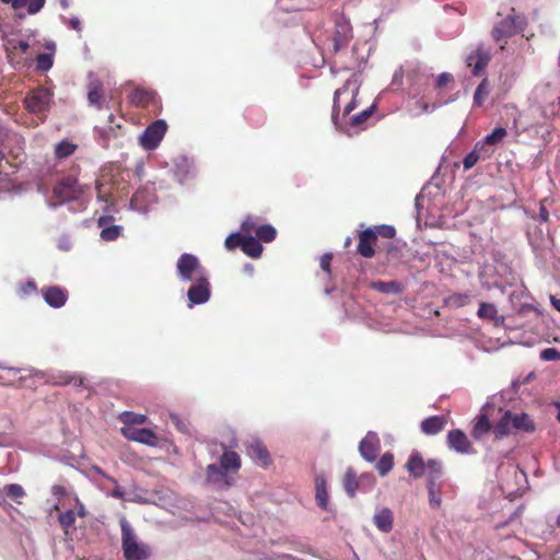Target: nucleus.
I'll return each mask as SVG.
<instances>
[{"instance_id":"37","label":"nucleus","mask_w":560,"mask_h":560,"mask_svg":"<svg viewBox=\"0 0 560 560\" xmlns=\"http://www.w3.org/2000/svg\"><path fill=\"white\" fill-rule=\"evenodd\" d=\"M19 373L20 370L16 368H10L0 364V385H13L18 378Z\"/></svg>"},{"instance_id":"32","label":"nucleus","mask_w":560,"mask_h":560,"mask_svg":"<svg viewBox=\"0 0 560 560\" xmlns=\"http://www.w3.org/2000/svg\"><path fill=\"white\" fill-rule=\"evenodd\" d=\"M489 94H490V83L487 78H483L475 91L474 107H482L485 102L488 100Z\"/></svg>"},{"instance_id":"4","label":"nucleus","mask_w":560,"mask_h":560,"mask_svg":"<svg viewBox=\"0 0 560 560\" xmlns=\"http://www.w3.org/2000/svg\"><path fill=\"white\" fill-rule=\"evenodd\" d=\"M52 194L62 203L79 199L83 189L75 177L66 176L55 185Z\"/></svg>"},{"instance_id":"27","label":"nucleus","mask_w":560,"mask_h":560,"mask_svg":"<svg viewBox=\"0 0 560 560\" xmlns=\"http://www.w3.org/2000/svg\"><path fill=\"white\" fill-rule=\"evenodd\" d=\"M241 457L234 451H224L220 457V465L228 474L229 471H237L241 468Z\"/></svg>"},{"instance_id":"2","label":"nucleus","mask_w":560,"mask_h":560,"mask_svg":"<svg viewBox=\"0 0 560 560\" xmlns=\"http://www.w3.org/2000/svg\"><path fill=\"white\" fill-rule=\"evenodd\" d=\"M52 97L54 93L49 89L39 86L27 92L23 104L27 112L39 116L44 121L46 112L51 107Z\"/></svg>"},{"instance_id":"14","label":"nucleus","mask_w":560,"mask_h":560,"mask_svg":"<svg viewBox=\"0 0 560 560\" xmlns=\"http://www.w3.org/2000/svg\"><path fill=\"white\" fill-rule=\"evenodd\" d=\"M405 467L413 478H420L425 475L427 480L429 479V460L425 462L419 452L415 451L411 453Z\"/></svg>"},{"instance_id":"12","label":"nucleus","mask_w":560,"mask_h":560,"mask_svg":"<svg viewBox=\"0 0 560 560\" xmlns=\"http://www.w3.org/2000/svg\"><path fill=\"white\" fill-rule=\"evenodd\" d=\"M247 455L266 468L271 464V456L265 444L259 440H253L246 444Z\"/></svg>"},{"instance_id":"62","label":"nucleus","mask_w":560,"mask_h":560,"mask_svg":"<svg viewBox=\"0 0 560 560\" xmlns=\"http://www.w3.org/2000/svg\"><path fill=\"white\" fill-rule=\"evenodd\" d=\"M551 305L560 313V299H557L556 296H550Z\"/></svg>"},{"instance_id":"42","label":"nucleus","mask_w":560,"mask_h":560,"mask_svg":"<svg viewBox=\"0 0 560 560\" xmlns=\"http://www.w3.org/2000/svg\"><path fill=\"white\" fill-rule=\"evenodd\" d=\"M394 466V455L390 452L384 453L376 464V469L381 476H386Z\"/></svg>"},{"instance_id":"30","label":"nucleus","mask_w":560,"mask_h":560,"mask_svg":"<svg viewBox=\"0 0 560 560\" xmlns=\"http://www.w3.org/2000/svg\"><path fill=\"white\" fill-rule=\"evenodd\" d=\"M242 250L252 258H258L262 253V246L256 237L245 235Z\"/></svg>"},{"instance_id":"63","label":"nucleus","mask_w":560,"mask_h":560,"mask_svg":"<svg viewBox=\"0 0 560 560\" xmlns=\"http://www.w3.org/2000/svg\"><path fill=\"white\" fill-rule=\"evenodd\" d=\"M421 108L424 113H428L430 110V105L427 103H421Z\"/></svg>"},{"instance_id":"60","label":"nucleus","mask_w":560,"mask_h":560,"mask_svg":"<svg viewBox=\"0 0 560 560\" xmlns=\"http://www.w3.org/2000/svg\"><path fill=\"white\" fill-rule=\"evenodd\" d=\"M69 24H70L71 28L75 30L77 32H81V22L79 21V19H77V18L71 19Z\"/></svg>"},{"instance_id":"58","label":"nucleus","mask_w":560,"mask_h":560,"mask_svg":"<svg viewBox=\"0 0 560 560\" xmlns=\"http://www.w3.org/2000/svg\"><path fill=\"white\" fill-rule=\"evenodd\" d=\"M74 503H75V508H77V511H74L75 513V517L79 516V517H86L89 512L85 508V505L82 503V501L75 497L74 498Z\"/></svg>"},{"instance_id":"61","label":"nucleus","mask_w":560,"mask_h":560,"mask_svg":"<svg viewBox=\"0 0 560 560\" xmlns=\"http://www.w3.org/2000/svg\"><path fill=\"white\" fill-rule=\"evenodd\" d=\"M15 48L20 49L21 52L25 54L30 48V44L27 42L21 40L18 43Z\"/></svg>"},{"instance_id":"38","label":"nucleus","mask_w":560,"mask_h":560,"mask_svg":"<svg viewBox=\"0 0 560 560\" xmlns=\"http://www.w3.org/2000/svg\"><path fill=\"white\" fill-rule=\"evenodd\" d=\"M470 303L468 293H452L445 299V304L450 307L459 308Z\"/></svg>"},{"instance_id":"6","label":"nucleus","mask_w":560,"mask_h":560,"mask_svg":"<svg viewBox=\"0 0 560 560\" xmlns=\"http://www.w3.org/2000/svg\"><path fill=\"white\" fill-rule=\"evenodd\" d=\"M167 125L164 120L159 119L149 125L140 137V144L145 150H154L159 147L165 132Z\"/></svg>"},{"instance_id":"47","label":"nucleus","mask_w":560,"mask_h":560,"mask_svg":"<svg viewBox=\"0 0 560 560\" xmlns=\"http://www.w3.org/2000/svg\"><path fill=\"white\" fill-rule=\"evenodd\" d=\"M245 240V235L241 233H232L225 238V247L230 250H233L237 247H243V243Z\"/></svg>"},{"instance_id":"46","label":"nucleus","mask_w":560,"mask_h":560,"mask_svg":"<svg viewBox=\"0 0 560 560\" xmlns=\"http://www.w3.org/2000/svg\"><path fill=\"white\" fill-rule=\"evenodd\" d=\"M7 494L13 499L18 504H21V498L25 497V491L23 487L19 483H10L5 487Z\"/></svg>"},{"instance_id":"52","label":"nucleus","mask_w":560,"mask_h":560,"mask_svg":"<svg viewBox=\"0 0 560 560\" xmlns=\"http://www.w3.org/2000/svg\"><path fill=\"white\" fill-rule=\"evenodd\" d=\"M540 359L545 361L560 360V352L555 348H546L540 352Z\"/></svg>"},{"instance_id":"15","label":"nucleus","mask_w":560,"mask_h":560,"mask_svg":"<svg viewBox=\"0 0 560 560\" xmlns=\"http://www.w3.org/2000/svg\"><path fill=\"white\" fill-rule=\"evenodd\" d=\"M516 33V18L514 15H509L494 25L492 30V37L495 42H501Z\"/></svg>"},{"instance_id":"9","label":"nucleus","mask_w":560,"mask_h":560,"mask_svg":"<svg viewBox=\"0 0 560 560\" xmlns=\"http://www.w3.org/2000/svg\"><path fill=\"white\" fill-rule=\"evenodd\" d=\"M192 285L188 289L187 296L189 300V307L194 305L206 303L211 295L210 283L206 276L197 277Z\"/></svg>"},{"instance_id":"50","label":"nucleus","mask_w":560,"mask_h":560,"mask_svg":"<svg viewBox=\"0 0 560 560\" xmlns=\"http://www.w3.org/2000/svg\"><path fill=\"white\" fill-rule=\"evenodd\" d=\"M372 229L375 231L376 237L380 235L383 238L390 240L396 234V230L392 225L382 224V225H376Z\"/></svg>"},{"instance_id":"57","label":"nucleus","mask_w":560,"mask_h":560,"mask_svg":"<svg viewBox=\"0 0 560 560\" xmlns=\"http://www.w3.org/2000/svg\"><path fill=\"white\" fill-rule=\"evenodd\" d=\"M170 419L172 423L176 427V429L180 432H187L186 423L179 418V416L175 413L170 415Z\"/></svg>"},{"instance_id":"21","label":"nucleus","mask_w":560,"mask_h":560,"mask_svg":"<svg viewBox=\"0 0 560 560\" xmlns=\"http://www.w3.org/2000/svg\"><path fill=\"white\" fill-rule=\"evenodd\" d=\"M4 4H11L14 10L26 9L30 15L38 13L45 5L46 0H0Z\"/></svg>"},{"instance_id":"59","label":"nucleus","mask_w":560,"mask_h":560,"mask_svg":"<svg viewBox=\"0 0 560 560\" xmlns=\"http://www.w3.org/2000/svg\"><path fill=\"white\" fill-rule=\"evenodd\" d=\"M51 491H52V493L55 495H65L67 493L66 488L63 486H60V485L54 486Z\"/></svg>"},{"instance_id":"16","label":"nucleus","mask_w":560,"mask_h":560,"mask_svg":"<svg viewBox=\"0 0 560 560\" xmlns=\"http://www.w3.org/2000/svg\"><path fill=\"white\" fill-rule=\"evenodd\" d=\"M42 294L45 302L54 308H59L63 306L68 300V292L65 289L57 285L43 288Z\"/></svg>"},{"instance_id":"26","label":"nucleus","mask_w":560,"mask_h":560,"mask_svg":"<svg viewBox=\"0 0 560 560\" xmlns=\"http://www.w3.org/2000/svg\"><path fill=\"white\" fill-rule=\"evenodd\" d=\"M371 288L380 293L394 294L399 295L405 291V287L402 283L392 280V281H374L371 283Z\"/></svg>"},{"instance_id":"55","label":"nucleus","mask_w":560,"mask_h":560,"mask_svg":"<svg viewBox=\"0 0 560 560\" xmlns=\"http://www.w3.org/2000/svg\"><path fill=\"white\" fill-rule=\"evenodd\" d=\"M454 81V77L453 74L448 73V72H443L441 73L438 79H436V88L438 89H442L444 88L446 84L451 83Z\"/></svg>"},{"instance_id":"34","label":"nucleus","mask_w":560,"mask_h":560,"mask_svg":"<svg viewBox=\"0 0 560 560\" xmlns=\"http://www.w3.org/2000/svg\"><path fill=\"white\" fill-rule=\"evenodd\" d=\"M513 431L511 421V411H506L501 420L493 427V433L497 439L510 434Z\"/></svg>"},{"instance_id":"54","label":"nucleus","mask_w":560,"mask_h":560,"mask_svg":"<svg viewBox=\"0 0 560 560\" xmlns=\"http://www.w3.org/2000/svg\"><path fill=\"white\" fill-rule=\"evenodd\" d=\"M103 186L104 185L102 184V182H100V180L96 182V186H95L96 195L100 200L107 203L110 201L112 194L109 191L104 190Z\"/></svg>"},{"instance_id":"13","label":"nucleus","mask_w":560,"mask_h":560,"mask_svg":"<svg viewBox=\"0 0 560 560\" xmlns=\"http://www.w3.org/2000/svg\"><path fill=\"white\" fill-rule=\"evenodd\" d=\"M376 242L375 231L372 228H368L359 234L357 252L364 258H372L375 255L374 246Z\"/></svg>"},{"instance_id":"19","label":"nucleus","mask_w":560,"mask_h":560,"mask_svg":"<svg viewBox=\"0 0 560 560\" xmlns=\"http://www.w3.org/2000/svg\"><path fill=\"white\" fill-rule=\"evenodd\" d=\"M88 102L91 106H94L97 109H102L104 107V89L103 83L98 79H92L88 84Z\"/></svg>"},{"instance_id":"28","label":"nucleus","mask_w":560,"mask_h":560,"mask_svg":"<svg viewBox=\"0 0 560 560\" xmlns=\"http://www.w3.org/2000/svg\"><path fill=\"white\" fill-rule=\"evenodd\" d=\"M512 428L516 431L533 432L535 424L526 413H512L511 412Z\"/></svg>"},{"instance_id":"17","label":"nucleus","mask_w":560,"mask_h":560,"mask_svg":"<svg viewBox=\"0 0 560 560\" xmlns=\"http://www.w3.org/2000/svg\"><path fill=\"white\" fill-rule=\"evenodd\" d=\"M360 454L368 462H374L380 451V441L375 433L369 432L368 435L360 442Z\"/></svg>"},{"instance_id":"5","label":"nucleus","mask_w":560,"mask_h":560,"mask_svg":"<svg viewBox=\"0 0 560 560\" xmlns=\"http://www.w3.org/2000/svg\"><path fill=\"white\" fill-rule=\"evenodd\" d=\"M177 272L182 280L192 281L197 277L205 276L198 258L191 254H183L177 260Z\"/></svg>"},{"instance_id":"53","label":"nucleus","mask_w":560,"mask_h":560,"mask_svg":"<svg viewBox=\"0 0 560 560\" xmlns=\"http://www.w3.org/2000/svg\"><path fill=\"white\" fill-rule=\"evenodd\" d=\"M258 225L253 218H247L241 224V230L245 234H250L252 232L256 233Z\"/></svg>"},{"instance_id":"56","label":"nucleus","mask_w":560,"mask_h":560,"mask_svg":"<svg viewBox=\"0 0 560 560\" xmlns=\"http://www.w3.org/2000/svg\"><path fill=\"white\" fill-rule=\"evenodd\" d=\"M331 260H332V255L327 253V254H324L322 257H320V261H319V265H320V268L327 272V273H330V266H331Z\"/></svg>"},{"instance_id":"18","label":"nucleus","mask_w":560,"mask_h":560,"mask_svg":"<svg viewBox=\"0 0 560 560\" xmlns=\"http://www.w3.org/2000/svg\"><path fill=\"white\" fill-rule=\"evenodd\" d=\"M158 95L152 90H147L143 88L135 89L130 95V102L138 107L149 108L151 105L156 104Z\"/></svg>"},{"instance_id":"45","label":"nucleus","mask_w":560,"mask_h":560,"mask_svg":"<svg viewBox=\"0 0 560 560\" xmlns=\"http://www.w3.org/2000/svg\"><path fill=\"white\" fill-rule=\"evenodd\" d=\"M482 149L483 144H480V142H478L475 145V149L464 158L463 165L465 170H470L477 164V162L480 159L479 151H481Z\"/></svg>"},{"instance_id":"22","label":"nucleus","mask_w":560,"mask_h":560,"mask_svg":"<svg viewBox=\"0 0 560 560\" xmlns=\"http://www.w3.org/2000/svg\"><path fill=\"white\" fill-rule=\"evenodd\" d=\"M446 419L443 416H431L422 420L421 431L427 435H435L444 430Z\"/></svg>"},{"instance_id":"11","label":"nucleus","mask_w":560,"mask_h":560,"mask_svg":"<svg viewBox=\"0 0 560 560\" xmlns=\"http://www.w3.org/2000/svg\"><path fill=\"white\" fill-rule=\"evenodd\" d=\"M491 60V56L489 51L485 50L481 47H478L476 50L471 51L467 56V66L471 68V72L474 75L479 77L483 73L485 69L488 67Z\"/></svg>"},{"instance_id":"3","label":"nucleus","mask_w":560,"mask_h":560,"mask_svg":"<svg viewBox=\"0 0 560 560\" xmlns=\"http://www.w3.org/2000/svg\"><path fill=\"white\" fill-rule=\"evenodd\" d=\"M357 94L358 91H350L349 86L345 84L342 88L336 90L334 94V104L331 112V119L336 126H338L339 112H340V101L342 97L349 98V102L346 104L342 110V117L347 118L351 115V113L357 108Z\"/></svg>"},{"instance_id":"29","label":"nucleus","mask_w":560,"mask_h":560,"mask_svg":"<svg viewBox=\"0 0 560 560\" xmlns=\"http://www.w3.org/2000/svg\"><path fill=\"white\" fill-rule=\"evenodd\" d=\"M58 523L66 536L73 534L75 530V513L73 510H67L58 515Z\"/></svg>"},{"instance_id":"43","label":"nucleus","mask_w":560,"mask_h":560,"mask_svg":"<svg viewBox=\"0 0 560 560\" xmlns=\"http://www.w3.org/2000/svg\"><path fill=\"white\" fill-rule=\"evenodd\" d=\"M206 475H207V480L209 482H213V483L218 482L221 479L226 477V472L224 471L222 466L221 465L218 466L215 464H210V465L207 466Z\"/></svg>"},{"instance_id":"20","label":"nucleus","mask_w":560,"mask_h":560,"mask_svg":"<svg viewBox=\"0 0 560 560\" xmlns=\"http://www.w3.org/2000/svg\"><path fill=\"white\" fill-rule=\"evenodd\" d=\"M351 28L348 23H337L336 31L332 35V46L334 51H339L340 49L348 46L349 42L351 40Z\"/></svg>"},{"instance_id":"33","label":"nucleus","mask_w":560,"mask_h":560,"mask_svg":"<svg viewBox=\"0 0 560 560\" xmlns=\"http://www.w3.org/2000/svg\"><path fill=\"white\" fill-rule=\"evenodd\" d=\"M118 420L124 423V427H135L137 424H144L148 422V417L142 413L132 411H124L118 415Z\"/></svg>"},{"instance_id":"44","label":"nucleus","mask_w":560,"mask_h":560,"mask_svg":"<svg viewBox=\"0 0 560 560\" xmlns=\"http://www.w3.org/2000/svg\"><path fill=\"white\" fill-rule=\"evenodd\" d=\"M506 129L503 127L495 128L491 133H489L480 144L486 145H494L501 142L506 136Z\"/></svg>"},{"instance_id":"7","label":"nucleus","mask_w":560,"mask_h":560,"mask_svg":"<svg viewBox=\"0 0 560 560\" xmlns=\"http://www.w3.org/2000/svg\"><path fill=\"white\" fill-rule=\"evenodd\" d=\"M442 475V465L436 459H429V479L427 480V488L429 492L430 505L439 508L441 505L440 489L436 481Z\"/></svg>"},{"instance_id":"64","label":"nucleus","mask_w":560,"mask_h":560,"mask_svg":"<svg viewBox=\"0 0 560 560\" xmlns=\"http://www.w3.org/2000/svg\"><path fill=\"white\" fill-rule=\"evenodd\" d=\"M540 214H541V217H542V219H544V220H547V218H548V213H547V211H546V210H544V209H542Z\"/></svg>"},{"instance_id":"10","label":"nucleus","mask_w":560,"mask_h":560,"mask_svg":"<svg viewBox=\"0 0 560 560\" xmlns=\"http://www.w3.org/2000/svg\"><path fill=\"white\" fill-rule=\"evenodd\" d=\"M447 446L460 454H474L476 451L464 431L454 429L446 435Z\"/></svg>"},{"instance_id":"48","label":"nucleus","mask_w":560,"mask_h":560,"mask_svg":"<svg viewBox=\"0 0 560 560\" xmlns=\"http://www.w3.org/2000/svg\"><path fill=\"white\" fill-rule=\"evenodd\" d=\"M52 57L49 54H39L36 58V69L45 72L52 67Z\"/></svg>"},{"instance_id":"40","label":"nucleus","mask_w":560,"mask_h":560,"mask_svg":"<svg viewBox=\"0 0 560 560\" xmlns=\"http://www.w3.org/2000/svg\"><path fill=\"white\" fill-rule=\"evenodd\" d=\"M375 108H376V105L372 104L370 107L361 110L360 113L350 116L348 124L352 127L361 126L372 116Z\"/></svg>"},{"instance_id":"23","label":"nucleus","mask_w":560,"mask_h":560,"mask_svg":"<svg viewBox=\"0 0 560 560\" xmlns=\"http://www.w3.org/2000/svg\"><path fill=\"white\" fill-rule=\"evenodd\" d=\"M477 315L481 319L493 322L494 326L499 327L504 324V317L498 315V310L494 304L481 302Z\"/></svg>"},{"instance_id":"25","label":"nucleus","mask_w":560,"mask_h":560,"mask_svg":"<svg viewBox=\"0 0 560 560\" xmlns=\"http://www.w3.org/2000/svg\"><path fill=\"white\" fill-rule=\"evenodd\" d=\"M375 526L383 533H389L393 529L394 516L388 508H383L374 517Z\"/></svg>"},{"instance_id":"51","label":"nucleus","mask_w":560,"mask_h":560,"mask_svg":"<svg viewBox=\"0 0 560 560\" xmlns=\"http://www.w3.org/2000/svg\"><path fill=\"white\" fill-rule=\"evenodd\" d=\"M36 291H37V285H36L35 281H33V280L22 283L19 288V293L22 296H27V295L34 294V293H36Z\"/></svg>"},{"instance_id":"39","label":"nucleus","mask_w":560,"mask_h":560,"mask_svg":"<svg viewBox=\"0 0 560 560\" xmlns=\"http://www.w3.org/2000/svg\"><path fill=\"white\" fill-rule=\"evenodd\" d=\"M55 384L83 386L84 378L78 374L60 373L55 377Z\"/></svg>"},{"instance_id":"1","label":"nucleus","mask_w":560,"mask_h":560,"mask_svg":"<svg viewBox=\"0 0 560 560\" xmlns=\"http://www.w3.org/2000/svg\"><path fill=\"white\" fill-rule=\"evenodd\" d=\"M121 529V550L126 560H148L152 550L148 544L138 539L129 522L122 517L119 522Z\"/></svg>"},{"instance_id":"36","label":"nucleus","mask_w":560,"mask_h":560,"mask_svg":"<svg viewBox=\"0 0 560 560\" xmlns=\"http://www.w3.org/2000/svg\"><path fill=\"white\" fill-rule=\"evenodd\" d=\"M78 145L69 140H62L55 147V155L57 159H66L70 155H72Z\"/></svg>"},{"instance_id":"8","label":"nucleus","mask_w":560,"mask_h":560,"mask_svg":"<svg viewBox=\"0 0 560 560\" xmlns=\"http://www.w3.org/2000/svg\"><path fill=\"white\" fill-rule=\"evenodd\" d=\"M121 435L132 442L141 443L148 446H156L159 438L154 431L148 428L122 427L120 429Z\"/></svg>"},{"instance_id":"49","label":"nucleus","mask_w":560,"mask_h":560,"mask_svg":"<svg viewBox=\"0 0 560 560\" xmlns=\"http://www.w3.org/2000/svg\"><path fill=\"white\" fill-rule=\"evenodd\" d=\"M121 228L118 225H112L104 228L101 232V238L107 242L116 240L120 235Z\"/></svg>"},{"instance_id":"31","label":"nucleus","mask_w":560,"mask_h":560,"mask_svg":"<svg viewBox=\"0 0 560 560\" xmlns=\"http://www.w3.org/2000/svg\"><path fill=\"white\" fill-rule=\"evenodd\" d=\"M492 429L489 418L486 415H481L478 417L476 423L474 424L471 435L475 440H481L485 435H487Z\"/></svg>"},{"instance_id":"24","label":"nucleus","mask_w":560,"mask_h":560,"mask_svg":"<svg viewBox=\"0 0 560 560\" xmlns=\"http://www.w3.org/2000/svg\"><path fill=\"white\" fill-rule=\"evenodd\" d=\"M315 499L317 505L326 511L328 509V491H327V482L326 478L323 475H318L315 477Z\"/></svg>"},{"instance_id":"35","label":"nucleus","mask_w":560,"mask_h":560,"mask_svg":"<svg viewBox=\"0 0 560 560\" xmlns=\"http://www.w3.org/2000/svg\"><path fill=\"white\" fill-rule=\"evenodd\" d=\"M359 482L357 479V472L352 468H348L343 477V488L347 494L351 498L355 495Z\"/></svg>"},{"instance_id":"41","label":"nucleus","mask_w":560,"mask_h":560,"mask_svg":"<svg viewBox=\"0 0 560 560\" xmlns=\"http://www.w3.org/2000/svg\"><path fill=\"white\" fill-rule=\"evenodd\" d=\"M277 236L276 229L270 224L259 225L256 230V238L259 242L269 243L273 241Z\"/></svg>"}]
</instances>
